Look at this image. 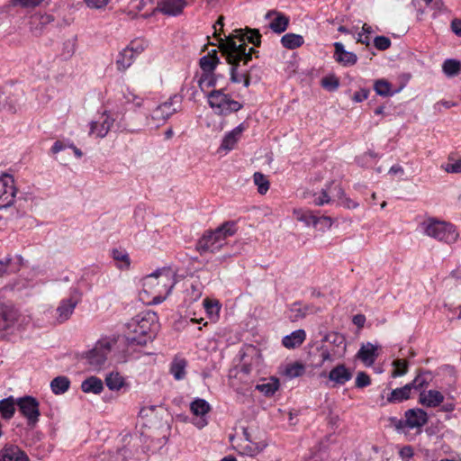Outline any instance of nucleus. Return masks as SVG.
<instances>
[{"label":"nucleus","instance_id":"obj_55","mask_svg":"<svg viewBox=\"0 0 461 461\" xmlns=\"http://www.w3.org/2000/svg\"><path fill=\"white\" fill-rule=\"evenodd\" d=\"M241 108H242V104H240L239 102H237L235 100L230 99L228 96V99H227V102H226V105L224 107V113L223 114H227V113H230L231 112H238Z\"/></svg>","mask_w":461,"mask_h":461},{"label":"nucleus","instance_id":"obj_54","mask_svg":"<svg viewBox=\"0 0 461 461\" xmlns=\"http://www.w3.org/2000/svg\"><path fill=\"white\" fill-rule=\"evenodd\" d=\"M411 389L420 390L428 384V381L423 375H417L411 383L408 384Z\"/></svg>","mask_w":461,"mask_h":461},{"label":"nucleus","instance_id":"obj_5","mask_svg":"<svg viewBox=\"0 0 461 461\" xmlns=\"http://www.w3.org/2000/svg\"><path fill=\"white\" fill-rule=\"evenodd\" d=\"M238 231L235 221H227L214 230L203 234V252L219 251L225 244L229 237L234 236Z\"/></svg>","mask_w":461,"mask_h":461},{"label":"nucleus","instance_id":"obj_43","mask_svg":"<svg viewBox=\"0 0 461 461\" xmlns=\"http://www.w3.org/2000/svg\"><path fill=\"white\" fill-rule=\"evenodd\" d=\"M253 180L255 185L258 186V191L260 194H265L268 191L269 181L264 174L260 172L254 173Z\"/></svg>","mask_w":461,"mask_h":461},{"label":"nucleus","instance_id":"obj_16","mask_svg":"<svg viewBox=\"0 0 461 461\" xmlns=\"http://www.w3.org/2000/svg\"><path fill=\"white\" fill-rule=\"evenodd\" d=\"M185 5V0H160L157 9L165 15L176 16L183 12Z\"/></svg>","mask_w":461,"mask_h":461},{"label":"nucleus","instance_id":"obj_38","mask_svg":"<svg viewBox=\"0 0 461 461\" xmlns=\"http://www.w3.org/2000/svg\"><path fill=\"white\" fill-rule=\"evenodd\" d=\"M411 392V386L407 384L401 388L393 390L390 395L387 397V401L389 402H401L410 398Z\"/></svg>","mask_w":461,"mask_h":461},{"label":"nucleus","instance_id":"obj_50","mask_svg":"<svg viewBox=\"0 0 461 461\" xmlns=\"http://www.w3.org/2000/svg\"><path fill=\"white\" fill-rule=\"evenodd\" d=\"M374 45L379 50H385L391 46V40L385 36H376L374 39Z\"/></svg>","mask_w":461,"mask_h":461},{"label":"nucleus","instance_id":"obj_1","mask_svg":"<svg viewBox=\"0 0 461 461\" xmlns=\"http://www.w3.org/2000/svg\"><path fill=\"white\" fill-rule=\"evenodd\" d=\"M222 27L223 17L220 16L212 25L213 37L218 41L219 49L226 55L228 63L231 65L230 80L237 84L243 82L244 86L248 87L250 85V78L247 72L239 71L238 68L240 62L247 65L252 59V54L257 52L254 48H248L246 41L258 47L261 44V34L258 29H237L222 39Z\"/></svg>","mask_w":461,"mask_h":461},{"label":"nucleus","instance_id":"obj_58","mask_svg":"<svg viewBox=\"0 0 461 461\" xmlns=\"http://www.w3.org/2000/svg\"><path fill=\"white\" fill-rule=\"evenodd\" d=\"M413 449L411 446H405L399 451V456L402 461H409L413 456Z\"/></svg>","mask_w":461,"mask_h":461},{"label":"nucleus","instance_id":"obj_20","mask_svg":"<svg viewBox=\"0 0 461 461\" xmlns=\"http://www.w3.org/2000/svg\"><path fill=\"white\" fill-rule=\"evenodd\" d=\"M227 99L228 95L224 94L222 89L213 90L207 95L208 104L217 114L224 113Z\"/></svg>","mask_w":461,"mask_h":461},{"label":"nucleus","instance_id":"obj_40","mask_svg":"<svg viewBox=\"0 0 461 461\" xmlns=\"http://www.w3.org/2000/svg\"><path fill=\"white\" fill-rule=\"evenodd\" d=\"M105 384L112 391H118L124 385V379L119 373L112 372L105 377Z\"/></svg>","mask_w":461,"mask_h":461},{"label":"nucleus","instance_id":"obj_32","mask_svg":"<svg viewBox=\"0 0 461 461\" xmlns=\"http://www.w3.org/2000/svg\"><path fill=\"white\" fill-rule=\"evenodd\" d=\"M81 390L86 393L100 394L104 390V383L100 378L92 375L82 382Z\"/></svg>","mask_w":461,"mask_h":461},{"label":"nucleus","instance_id":"obj_34","mask_svg":"<svg viewBox=\"0 0 461 461\" xmlns=\"http://www.w3.org/2000/svg\"><path fill=\"white\" fill-rule=\"evenodd\" d=\"M193 85L190 86H185L181 89V94H178L179 95H182V99L184 97H186L187 99L191 101L196 102V95L198 94V91L196 87H199L202 89V75L196 74L192 81Z\"/></svg>","mask_w":461,"mask_h":461},{"label":"nucleus","instance_id":"obj_49","mask_svg":"<svg viewBox=\"0 0 461 461\" xmlns=\"http://www.w3.org/2000/svg\"><path fill=\"white\" fill-rule=\"evenodd\" d=\"M321 86L329 91H335L339 86V81L336 77H326L322 78Z\"/></svg>","mask_w":461,"mask_h":461},{"label":"nucleus","instance_id":"obj_45","mask_svg":"<svg viewBox=\"0 0 461 461\" xmlns=\"http://www.w3.org/2000/svg\"><path fill=\"white\" fill-rule=\"evenodd\" d=\"M112 256L115 261L120 263V268H128L130 267L131 260L129 255L125 251L114 249L112 251Z\"/></svg>","mask_w":461,"mask_h":461},{"label":"nucleus","instance_id":"obj_52","mask_svg":"<svg viewBox=\"0 0 461 461\" xmlns=\"http://www.w3.org/2000/svg\"><path fill=\"white\" fill-rule=\"evenodd\" d=\"M44 0H13L14 5H19L23 8H34L39 6Z\"/></svg>","mask_w":461,"mask_h":461},{"label":"nucleus","instance_id":"obj_39","mask_svg":"<svg viewBox=\"0 0 461 461\" xmlns=\"http://www.w3.org/2000/svg\"><path fill=\"white\" fill-rule=\"evenodd\" d=\"M279 382L276 378H270L268 381H264L256 385V389L262 393L265 396H272L277 391Z\"/></svg>","mask_w":461,"mask_h":461},{"label":"nucleus","instance_id":"obj_31","mask_svg":"<svg viewBox=\"0 0 461 461\" xmlns=\"http://www.w3.org/2000/svg\"><path fill=\"white\" fill-rule=\"evenodd\" d=\"M306 333L304 330L299 329L293 331L291 334L283 338L282 343L286 348H294L303 344L305 340Z\"/></svg>","mask_w":461,"mask_h":461},{"label":"nucleus","instance_id":"obj_6","mask_svg":"<svg viewBox=\"0 0 461 461\" xmlns=\"http://www.w3.org/2000/svg\"><path fill=\"white\" fill-rule=\"evenodd\" d=\"M421 227L427 236L438 241L450 244L454 243L458 238L456 227L450 222L429 218L421 223Z\"/></svg>","mask_w":461,"mask_h":461},{"label":"nucleus","instance_id":"obj_3","mask_svg":"<svg viewBox=\"0 0 461 461\" xmlns=\"http://www.w3.org/2000/svg\"><path fill=\"white\" fill-rule=\"evenodd\" d=\"M176 271L171 267L158 269L142 279L143 291L153 295L152 303H162L176 284Z\"/></svg>","mask_w":461,"mask_h":461},{"label":"nucleus","instance_id":"obj_60","mask_svg":"<svg viewBox=\"0 0 461 461\" xmlns=\"http://www.w3.org/2000/svg\"><path fill=\"white\" fill-rule=\"evenodd\" d=\"M53 21H54V18H53L52 15H50V14H43V15H41V16L33 17L32 23H38L39 24H41V25H47V24L52 23Z\"/></svg>","mask_w":461,"mask_h":461},{"label":"nucleus","instance_id":"obj_51","mask_svg":"<svg viewBox=\"0 0 461 461\" xmlns=\"http://www.w3.org/2000/svg\"><path fill=\"white\" fill-rule=\"evenodd\" d=\"M371 384L369 375L365 372H359L356 377L355 385L357 388H364Z\"/></svg>","mask_w":461,"mask_h":461},{"label":"nucleus","instance_id":"obj_24","mask_svg":"<svg viewBox=\"0 0 461 461\" xmlns=\"http://www.w3.org/2000/svg\"><path fill=\"white\" fill-rule=\"evenodd\" d=\"M272 16H275L274 19L269 23V28L276 33H282L286 31L289 24V18L276 11L268 12L266 14L267 19H270Z\"/></svg>","mask_w":461,"mask_h":461},{"label":"nucleus","instance_id":"obj_15","mask_svg":"<svg viewBox=\"0 0 461 461\" xmlns=\"http://www.w3.org/2000/svg\"><path fill=\"white\" fill-rule=\"evenodd\" d=\"M18 310L7 303H0V330H8L14 326L19 318Z\"/></svg>","mask_w":461,"mask_h":461},{"label":"nucleus","instance_id":"obj_8","mask_svg":"<svg viewBox=\"0 0 461 461\" xmlns=\"http://www.w3.org/2000/svg\"><path fill=\"white\" fill-rule=\"evenodd\" d=\"M16 404L22 416L25 418L30 429H34L39 422L41 412L38 400L32 396H23L16 399Z\"/></svg>","mask_w":461,"mask_h":461},{"label":"nucleus","instance_id":"obj_2","mask_svg":"<svg viewBox=\"0 0 461 461\" xmlns=\"http://www.w3.org/2000/svg\"><path fill=\"white\" fill-rule=\"evenodd\" d=\"M125 338L128 345L144 346L155 339L158 317L155 312H140L126 324Z\"/></svg>","mask_w":461,"mask_h":461},{"label":"nucleus","instance_id":"obj_62","mask_svg":"<svg viewBox=\"0 0 461 461\" xmlns=\"http://www.w3.org/2000/svg\"><path fill=\"white\" fill-rule=\"evenodd\" d=\"M95 461H122V458L119 454H102L95 459Z\"/></svg>","mask_w":461,"mask_h":461},{"label":"nucleus","instance_id":"obj_28","mask_svg":"<svg viewBox=\"0 0 461 461\" xmlns=\"http://www.w3.org/2000/svg\"><path fill=\"white\" fill-rule=\"evenodd\" d=\"M267 444L264 441H249L242 442L237 447V450L240 454L255 456L264 450Z\"/></svg>","mask_w":461,"mask_h":461},{"label":"nucleus","instance_id":"obj_30","mask_svg":"<svg viewBox=\"0 0 461 461\" xmlns=\"http://www.w3.org/2000/svg\"><path fill=\"white\" fill-rule=\"evenodd\" d=\"M16 399L13 396L0 400V417L5 420H10L16 411Z\"/></svg>","mask_w":461,"mask_h":461},{"label":"nucleus","instance_id":"obj_48","mask_svg":"<svg viewBox=\"0 0 461 461\" xmlns=\"http://www.w3.org/2000/svg\"><path fill=\"white\" fill-rule=\"evenodd\" d=\"M186 271L188 275H190L191 278H194V276L200 270L201 268V261L198 257H189L186 258Z\"/></svg>","mask_w":461,"mask_h":461},{"label":"nucleus","instance_id":"obj_27","mask_svg":"<svg viewBox=\"0 0 461 461\" xmlns=\"http://www.w3.org/2000/svg\"><path fill=\"white\" fill-rule=\"evenodd\" d=\"M312 312H313L312 305L303 304L301 302H294L289 307L288 318L292 321H297Z\"/></svg>","mask_w":461,"mask_h":461},{"label":"nucleus","instance_id":"obj_29","mask_svg":"<svg viewBox=\"0 0 461 461\" xmlns=\"http://www.w3.org/2000/svg\"><path fill=\"white\" fill-rule=\"evenodd\" d=\"M102 118V122H91L90 123V134H95L98 138L106 136L113 123V120L109 115L104 114Z\"/></svg>","mask_w":461,"mask_h":461},{"label":"nucleus","instance_id":"obj_13","mask_svg":"<svg viewBox=\"0 0 461 461\" xmlns=\"http://www.w3.org/2000/svg\"><path fill=\"white\" fill-rule=\"evenodd\" d=\"M16 191L11 175L5 174L0 176V209L10 207L14 203Z\"/></svg>","mask_w":461,"mask_h":461},{"label":"nucleus","instance_id":"obj_64","mask_svg":"<svg viewBox=\"0 0 461 461\" xmlns=\"http://www.w3.org/2000/svg\"><path fill=\"white\" fill-rule=\"evenodd\" d=\"M320 358H321L320 363L317 365L320 366L324 365V363L326 361H332V357H331L330 353L329 352V350H327V349H322L321 351Z\"/></svg>","mask_w":461,"mask_h":461},{"label":"nucleus","instance_id":"obj_47","mask_svg":"<svg viewBox=\"0 0 461 461\" xmlns=\"http://www.w3.org/2000/svg\"><path fill=\"white\" fill-rule=\"evenodd\" d=\"M393 370L392 375L393 377L402 376L408 371V362L404 359H395L393 362Z\"/></svg>","mask_w":461,"mask_h":461},{"label":"nucleus","instance_id":"obj_44","mask_svg":"<svg viewBox=\"0 0 461 461\" xmlns=\"http://www.w3.org/2000/svg\"><path fill=\"white\" fill-rule=\"evenodd\" d=\"M374 89L375 93L381 96H389L393 95L391 84L384 79L376 80L374 84Z\"/></svg>","mask_w":461,"mask_h":461},{"label":"nucleus","instance_id":"obj_25","mask_svg":"<svg viewBox=\"0 0 461 461\" xmlns=\"http://www.w3.org/2000/svg\"><path fill=\"white\" fill-rule=\"evenodd\" d=\"M203 310L209 321L216 323L220 319L221 303L217 299H203Z\"/></svg>","mask_w":461,"mask_h":461},{"label":"nucleus","instance_id":"obj_36","mask_svg":"<svg viewBox=\"0 0 461 461\" xmlns=\"http://www.w3.org/2000/svg\"><path fill=\"white\" fill-rule=\"evenodd\" d=\"M69 386L70 380L65 375L57 376L50 382L51 391L57 395L65 393L69 389Z\"/></svg>","mask_w":461,"mask_h":461},{"label":"nucleus","instance_id":"obj_4","mask_svg":"<svg viewBox=\"0 0 461 461\" xmlns=\"http://www.w3.org/2000/svg\"><path fill=\"white\" fill-rule=\"evenodd\" d=\"M202 296V281L199 276L196 279L191 278L186 281L185 303L186 304L184 321L185 328L191 324H200L202 321V303L199 299Z\"/></svg>","mask_w":461,"mask_h":461},{"label":"nucleus","instance_id":"obj_37","mask_svg":"<svg viewBox=\"0 0 461 461\" xmlns=\"http://www.w3.org/2000/svg\"><path fill=\"white\" fill-rule=\"evenodd\" d=\"M281 43L287 50H294L301 47L304 43V40L302 35L286 33L281 38Z\"/></svg>","mask_w":461,"mask_h":461},{"label":"nucleus","instance_id":"obj_42","mask_svg":"<svg viewBox=\"0 0 461 461\" xmlns=\"http://www.w3.org/2000/svg\"><path fill=\"white\" fill-rule=\"evenodd\" d=\"M442 69L447 77H455L460 72L461 63L456 59H446L442 65Z\"/></svg>","mask_w":461,"mask_h":461},{"label":"nucleus","instance_id":"obj_41","mask_svg":"<svg viewBox=\"0 0 461 461\" xmlns=\"http://www.w3.org/2000/svg\"><path fill=\"white\" fill-rule=\"evenodd\" d=\"M305 366L300 362H294L286 365L284 374L290 379L299 377L303 375Z\"/></svg>","mask_w":461,"mask_h":461},{"label":"nucleus","instance_id":"obj_17","mask_svg":"<svg viewBox=\"0 0 461 461\" xmlns=\"http://www.w3.org/2000/svg\"><path fill=\"white\" fill-rule=\"evenodd\" d=\"M333 46L335 49L334 59L338 63L344 67L353 66L357 63V56L354 52L346 50L341 42H335Z\"/></svg>","mask_w":461,"mask_h":461},{"label":"nucleus","instance_id":"obj_63","mask_svg":"<svg viewBox=\"0 0 461 461\" xmlns=\"http://www.w3.org/2000/svg\"><path fill=\"white\" fill-rule=\"evenodd\" d=\"M451 30L456 35L461 37V19L456 18L451 22Z\"/></svg>","mask_w":461,"mask_h":461},{"label":"nucleus","instance_id":"obj_57","mask_svg":"<svg viewBox=\"0 0 461 461\" xmlns=\"http://www.w3.org/2000/svg\"><path fill=\"white\" fill-rule=\"evenodd\" d=\"M89 8L101 9L108 5L110 0H84Z\"/></svg>","mask_w":461,"mask_h":461},{"label":"nucleus","instance_id":"obj_9","mask_svg":"<svg viewBox=\"0 0 461 461\" xmlns=\"http://www.w3.org/2000/svg\"><path fill=\"white\" fill-rule=\"evenodd\" d=\"M82 300V293L78 287L70 288L68 298L62 299L56 309L57 321L63 323L67 321L74 312L75 308Z\"/></svg>","mask_w":461,"mask_h":461},{"label":"nucleus","instance_id":"obj_12","mask_svg":"<svg viewBox=\"0 0 461 461\" xmlns=\"http://www.w3.org/2000/svg\"><path fill=\"white\" fill-rule=\"evenodd\" d=\"M182 95H174L168 101L159 104L152 113V119L165 122L181 108Z\"/></svg>","mask_w":461,"mask_h":461},{"label":"nucleus","instance_id":"obj_11","mask_svg":"<svg viewBox=\"0 0 461 461\" xmlns=\"http://www.w3.org/2000/svg\"><path fill=\"white\" fill-rule=\"evenodd\" d=\"M111 351V346L108 342L98 343L94 348L87 351L86 359L87 365L92 370H99L107 360V356Z\"/></svg>","mask_w":461,"mask_h":461},{"label":"nucleus","instance_id":"obj_18","mask_svg":"<svg viewBox=\"0 0 461 461\" xmlns=\"http://www.w3.org/2000/svg\"><path fill=\"white\" fill-rule=\"evenodd\" d=\"M0 461H30V459L18 446L6 445L0 450Z\"/></svg>","mask_w":461,"mask_h":461},{"label":"nucleus","instance_id":"obj_61","mask_svg":"<svg viewBox=\"0 0 461 461\" xmlns=\"http://www.w3.org/2000/svg\"><path fill=\"white\" fill-rule=\"evenodd\" d=\"M369 95V90L366 88H362L359 91L354 93L352 99L356 103H361L364 100L367 99Z\"/></svg>","mask_w":461,"mask_h":461},{"label":"nucleus","instance_id":"obj_14","mask_svg":"<svg viewBox=\"0 0 461 461\" xmlns=\"http://www.w3.org/2000/svg\"><path fill=\"white\" fill-rule=\"evenodd\" d=\"M321 377H328L327 385L338 387L344 385L352 379V372L344 365L339 364L333 367L328 375L325 372L321 374Z\"/></svg>","mask_w":461,"mask_h":461},{"label":"nucleus","instance_id":"obj_56","mask_svg":"<svg viewBox=\"0 0 461 461\" xmlns=\"http://www.w3.org/2000/svg\"><path fill=\"white\" fill-rule=\"evenodd\" d=\"M442 167L447 173H461V159L456 160L453 163H447L446 166H443Z\"/></svg>","mask_w":461,"mask_h":461},{"label":"nucleus","instance_id":"obj_22","mask_svg":"<svg viewBox=\"0 0 461 461\" xmlns=\"http://www.w3.org/2000/svg\"><path fill=\"white\" fill-rule=\"evenodd\" d=\"M378 346L371 342L363 344L357 353V357L360 359L366 366H372L378 357Z\"/></svg>","mask_w":461,"mask_h":461},{"label":"nucleus","instance_id":"obj_23","mask_svg":"<svg viewBox=\"0 0 461 461\" xmlns=\"http://www.w3.org/2000/svg\"><path fill=\"white\" fill-rule=\"evenodd\" d=\"M297 220L303 221L308 226L312 225L317 227L319 223H321L324 227L330 228L332 225V220L330 217H318L310 211L297 212Z\"/></svg>","mask_w":461,"mask_h":461},{"label":"nucleus","instance_id":"obj_35","mask_svg":"<svg viewBox=\"0 0 461 461\" xmlns=\"http://www.w3.org/2000/svg\"><path fill=\"white\" fill-rule=\"evenodd\" d=\"M242 131L243 126L242 124H240L232 131L228 132L221 142V148L225 150H231L234 148L239 138L240 137Z\"/></svg>","mask_w":461,"mask_h":461},{"label":"nucleus","instance_id":"obj_19","mask_svg":"<svg viewBox=\"0 0 461 461\" xmlns=\"http://www.w3.org/2000/svg\"><path fill=\"white\" fill-rule=\"evenodd\" d=\"M23 259L21 256H16L14 258L10 255L0 259V277L17 273L23 265Z\"/></svg>","mask_w":461,"mask_h":461},{"label":"nucleus","instance_id":"obj_7","mask_svg":"<svg viewBox=\"0 0 461 461\" xmlns=\"http://www.w3.org/2000/svg\"><path fill=\"white\" fill-rule=\"evenodd\" d=\"M405 419L390 417L388 419L391 427L398 432H404L408 429H420L428 422V414L422 409H409L405 411Z\"/></svg>","mask_w":461,"mask_h":461},{"label":"nucleus","instance_id":"obj_59","mask_svg":"<svg viewBox=\"0 0 461 461\" xmlns=\"http://www.w3.org/2000/svg\"><path fill=\"white\" fill-rule=\"evenodd\" d=\"M123 99L124 103H134L137 107H140L142 102L141 98L138 97L131 92L124 93Z\"/></svg>","mask_w":461,"mask_h":461},{"label":"nucleus","instance_id":"obj_46","mask_svg":"<svg viewBox=\"0 0 461 461\" xmlns=\"http://www.w3.org/2000/svg\"><path fill=\"white\" fill-rule=\"evenodd\" d=\"M190 410L194 415L196 416L195 420L194 421V424L198 428H202V418H198L199 415L202 414V399L196 398L194 402L190 404Z\"/></svg>","mask_w":461,"mask_h":461},{"label":"nucleus","instance_id":"obj_26","mask_svg":"<svg viewBox=\"0 0 461 461\" xmlns=\"http://www.w3.org/2000/svg\"><path fill=\"white\" fill-rule=\"evenodd\" d=\"M419 401L423 406L433 408L443 402L444 395L437 390L423 391L420 393Z\"/></svg>","mask_w":461,"mask_h":461},{"label":"nucleus","instance_id":"obj_53","mask_svg":"<svg viewBox=\"0 0 461 461\" xmlns=\"http://www.w3.org/2000/svg\"><path fill=\"white\" fill-rule=\"evenodd\" d=\"M329 190L330 189L327 188L322 189L321 194L313 199V203L317 206H321L325 203H329L330 202Z\"/></svg>","mask_w":461,"mask_h":461},{"label":"nucleus","instance_id":"obj_33","mask_svg":"<svg viewBox=\"0 0 461 461\" xmlns=\"http://www.w3.org/2000/svg\"><path fill=\"white\" fill-rule=\"evenodd\" d=\"M135 58V53L131 48H125L119 52L116 59V67L120 71H124L132 64Z\"/></svg>","mask_w":461,"mask_h":461},{"label":"nucleus","instance_id":"obj_10","mask_svg":"<svg viewBox=\"0 0 461 461\" xmlns=\"http://www.w3.org/2000/svg\"><path fill=\"white\" fill-rule=\"evenodd\" d=\"M207 43L203 44V84H205L208 87L214 86L216 84V77L214 75L207 74L206 72L212 71L217 64L219 63V58L217 56V50L212 49L211 50H208L207 45H216V43L211 41V38L209 36L206 37Z\"/></svg>","mask_w":461,"mask_h":461},{"label":"nucleus","instance_id":"obj_21","mask_svg":"<svg viewBox=\"0 0 461 461\" xmlns=\"http://www.w3.org/2000/svg\"><path fill=\"white\" fill-rule=\"evenodd\" d=\"M186 367L187 360L179 355H176L169 364L168 372L175 380L181 381L186 377Z\"/></svg>","mask_w":461,"mask_h":461}]
</instances>
